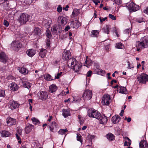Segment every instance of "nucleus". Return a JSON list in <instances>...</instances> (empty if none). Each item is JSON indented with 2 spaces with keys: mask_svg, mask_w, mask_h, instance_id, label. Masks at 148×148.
I'll list each match as a JSON object with an SVG mask.
<instances>
[{
  "mask_svg": "<svg viewBox=\"0 0 148 148\" xmlns=\"http://www.w3.org/2000/svg\"><path fill=\"white\" fill-rule=\"evenodd\" d=\"M19 106V104L13 100H10L9 102V107L12 110L17 108Z\"/></svg>",
  "mask_w": 148,
  "mask_h": 148,
  "instance_id": "nucleus-10",
  "label": "nucleus"
},
{
  "mask_svg": "<svg viewBox=\"0 0 148 148\" xmlns=\"http://www.w3.org/2000/svg\"><path fill=\"white\" fill-rule=\"evenodd\" d=\"M8 57L3 52L0 53V60L4 63H5L7 60Z\"/></svg>",
  "mask_w": 148,
  "mask_h": 148,
  "instance_id": "nucleus-15",
  "label": "nucleus"
},
{
  "mask_svg": "<svg viewBox=\"0 0 148 148\" xmlns=\"http://www.w3.org/2000/svg\"><path fill=\"white\" fill-rule=\"evenodd\" d=\"M22 131V130L21 129H20L19 128H18V127L17 128V131L18 134L20 135H21Z\"/></svg>",
  "mask_w": 148,
  "mask_h": 148,
  "instance_id": "nucleus-50",
  "label": "nucleus"
},
{
  "mask_svg": "<svg viewBox=\"0 0 148 148\" xmlns=\"http://www.w3.org/2000/svg\"><path fill=\"white\" fill-rule=\"evenodd\" d=\"M110 96L107 94L104 95L102 98V103L104 105H108L110 101Z\"/></svg>",
  "mask_w": 148,
  "mask_h": 148,
  "instance_id": "nucleus-9",
  "label": "nucleus"
},
{
  "mask_svg": "<svg viewBox=\"0 0 148 148\" xmlns=\"http://www.w3.org/2000/svg\"><path fill=\"white\" fill-rule=\"evenodd\" d=\"M71 114L70 111L68 109H64L62 110V115L65 118H66Z\"/></svg>",
  "mask_w": 148,
  "mask_h": 148,
  "instance_id": "nucleus-21",
  "label": "nucleus"
},
{
  "mask_svg": "<svg viewBox=\"0 0 148 148\" xmlns=\"http://www.w3.org/2000/svg\"><path fill=\"white\" fill-rule=\"evenodd\" d=\"M62 7L60 5H58L57 8V11L58 12H60L62 11Z\"/></svg>",
  "mask_w": 148,
  "mask_h": 148,
  "instance_id": "nucleus-48",
  "label": "nucleus"
},
{
  "mask_svg": "<svg viewBox=\"0 0 148 148\" xmlns=\"http://www.w3.org/2000/svg\"><path fill=\"white\" fill-rule=\"evenodd\" d=\"M23 87L29 89L31 87L30 84L29 82H25L23 84Z\"/></svg>",
  "mask_w": 148,
  "mask_h": 148,
  "instance_id": "nucleus-37",
  "label": "nucleus"
},
{
  "mask_svg": "<svg viewBox=\"0 0 148 148\" xmlns=\"http://www.w3.org/2000/svg\"><path fill=\"white\" fill-rule=\"evenodd\" d=\"M124 34H126V35H128V36H129V35L130 32V30L129 28L126 29L124 31Z\"/></svg>",
  "mask_w": 148,
  "mask_h": 148,
  "instance_id": "nucleus-45",
  "label": "nucleus"
},
{
  "mask_svg": "<svg viewBox=\"0 0 148 148\" xmlns=\"http://www.w3.org/2000/svg\"><path fill=\"white\" fill-rule=\"evenodd\" d=\"M59 62V61L58 60H56L53 62L52 64L55 65H56Z\"/></svg>",
  "mask_w": 148,
  "mask_h": 148,
  "instance_id": "nucleus-61",
  "label": "nucleus"
},
{
  "mask_svg": "<svg viewBox=\"0 0 148 148\" xmlns=\"http://www.w3.org/2000/svg\"><path fill=\"white\" fill-rule=\"evenodd\" d=\"M117 81L116 80L113 79L111 82V84H113V83L114 82L115 83H116Z\"/></svg>",
  "mask_w": 148,
  "mask_h": 148,
  "instance_id": "nucleus-64",
  "label": "nucleus"
},
{
  "mask_svg": "<svg viewBox=\"0 0 148 148\" xmlns=\"http://www.w3.org/2000/svg\"><path fill=\"white\" fill-rule=\"evenodd\" d=\"M104 32L107 34H108L109 32V28L108 27H106L103 29Z\"/></svg>",
  "mask_w": 148,
  "mask_h": 148,
  "instance_id": "nucleus-46",
  "label": "nucleus"
},
{
  "mask_svg": "<svg viewBox=\"0 0 148 148\" xmlns=\"http://www.w3.org/2000/svg\"><path fill=\"white\" fill-rule=\"evenodd\" d=\"M36 51L32 49L27 50V55L30 57H32L36 53Z\"/></svg>",
  "mask_w": 148,
  "mask_h": 148,
  "instance_id": "nucleus-23",
  "label": "nucleus"
},
{
  "mask_svg": "<svg viewBox=\"0 0 148 148\" xmlns=\"http://www.w3.org/2000/svg\"><path fill=\"white\" fill-rule=\"evenodd\" d=\"M29 16L27 14L22 13L20 16L18 20L21 25H23L29 20Z\"/></svg>",
  "mask_w": 148,
  "mask_h": 148,
  "instance_id": "nucleus-4",
  "label": "nucleus"
},
{
  "mask_svg": "<svg viewBox=\"0 0 148 148\" xmlns=\"http://www.w3.org/2000/svg\"><path fill=\"white\" fill-rule=\"evenodd\" d=\"M7 123L9 124L10 125H14L16 123V121L15 119L9 116L6 119Z\"/></svg>",
  "mask_w": 148,
  "mask_h": 148,
  "instance_id": "nucleus-16",
  "label": "nucleus"
},
{
  "mask_svg": "<svg viewBox=\"0 0 148 148\" xmlns=\"http://www.w3.org/2000/svg\"><path fill=\"white\" fill-rule=\"evenodd\" d=\"M116 4H121L122 3L121 0H114Z\"/></svg>",
  "mask_w": 148,
  "mask_h": 148,
  "instance_id": "nucleus-54",
  "label": "nucleus"
},
{
  "mask_svg": "<svg viewBox=\"0 0 148 148\" xmlns=\"http://www.w3.org/2000/svg\"><path fill=\"white\" fill-rule=\"evenodd\" d=\"M57 125V124L55 122H52L50 125L49 126L50 131L53 132V129L56 127Z\"/></svg>",
  "mask_w": 148,
  "mask_h": 148,
  "instance_id": "nucleus-30",
  "label": "nucleus"
},
{
  "mask_svg": "<svg viewBox=\"0 0 148 148\" xmlns=\"http://www.w3.org/2000/svg\"><path fill=\"white\" fill-rule=\"evenodd\" d=\"M3 24L6 27H8L9 25L8 22L5 20L4 21Z\"/></svg>",
  "mask_w": 148,
  "mask_h": 148,
  "instance_id": "nucleus-49",
  "label": "nucleus"
},
{
  "mask_svg": "<svg viewBox=\"0 0 148 148\" xmlns=\"http://www.w3.org/2000/svg\"><path fill=\"white\" fill-rule=\"evenodd\" d=\"M116 47L118 49H122L123 48V46L121 43L119 42L116 44Z\"/></svg>",
  "mask_w": 148,
  "mask_h": 148,
  "instance_id": "nucleus-38",
  "label": "nucleus"
},
{
  "mask_svg": "<svg viewBox=\"0 0 148 148\" xmlns=\"http://www.w3.org/2000/svg\"><path fill=\"white\" fill-rule=\"evenodd\" d=\"M140 148H148V145L147 142L145 140L141 141L139 143Z\"/></svg>",
  "mask_w": 148,
  "mask_h": 148,
  "instance_id": "nucleus-20",
  "label": "nucleus"
},
{
  "mask_svg": "<svg viewBox=\"0 0 148 148\" xmlns=\"http://www.w3.org/2000/svg\"><path fill=\"white\" fill-rule=\"evenodd\" d=\"M26 3L28 4H30L32 2V0H26Z\"/></svg>",
  "mask_w": 148,
  "mask_h": 148,
  "instance_id": "nucleus-56",
  "label": "nucleus"
},
{
  "mask_svg": "<svg viewBox=\"0 0 148 148\" xmlns=\"http://www.w3.org/2000/svg\"><path fill=\"white\" fill-rule=\"evenodd\" d=\"M46 34L47 37L49 38H50L51 37V32L48 29H47L46 31Z\"/></svg>",
  "mask_w": 148,
  "mask_h": 148,
  "instance_id": "nucleus-39",
  "label": "nucleus"
},
{
  "mask_svg": "<svg viewBox=\"0 0 148 148\" xmlns=\"http://www.w3.org/2000/svg\"><path fill=\"white\" fill-rule=\"evenodd\" d=\"M92 74V72L91 71H88L87 74V76L88 77H89Z\"/></svg>",
  "mask_w": 148,
  "mask_h": 148,
  "instance_id": "nucleus-53",
  "label": "nucleus"
},
{
  "mask_svg": "<svg viewBox=\"0 0 148 148\" xmlns=\"http://www.w3.org/2000/svg\"><path fill=\"white\" fill-rule=\"evenodd\" d=\"M62 72H60V73H58L57 74V76H55V79H58L59 78L60 76L62 74Z\"/></svg>",
  "mask_w": 148,
  "mask_h": 148,
  "instance_id": "nucleus-52",
  "label": "nucleus"
},
{
  "mask_svg": "<svg viewBox=\"0 0 148 148\" xmlns=\"http://www.w3.org/2000/svg\"><path fill=\"white\" fill-rule=\"evenodd\" d=\"M80 25V23L77 19H75L71 22V26L73 28H78Z\"/></svg>",
  "mask_w": 148,
  "mask_h": 148,
  "instance_id": "nucleus-17",
  "label": "nucleus"
},
{
  "mask_svg": "<svg viewBox=\"0 0 148 148\" xmlns=\"http://www.w3.org/2000/svg\"><path fill=\"white\" fill-rule=\"evenodd\" d=\"M70 52L69 51H64L63 53L62 58L64 60H67V62L68 60L71 58Z\"/></svg>",
  "mask_w": 148,
  "mask_h": 148,
  "instance_id": "nucleus-13",
  "label": "nucleus"
},
{
  "mask_svg": "<svg viewBox=\"0 0 148 148\" xmlns=\"http://www.w3.org/2000/svg\"><path fill=\"white\" fill-rule=\"evenodd\" d=\"M52 33L54 34H59L62 31V28L61 25H58L54 27L51 29Z\"/></svg>",
  "mask_w": 148,
  "mask_h": 148,
  "instance_id": "nucleus-11",
  "label": "nucleus"
},
{
  "mask_svg": "<svg viewBox=\"0 0 148 148\" xmlns=\"http://www.w3.org/2000/svg\"><path fill=\"white\" fill-rule=\"evenodd\" d=\"M20 72L25 75L28 73V71L26 68L23 67L21 68Z\"/></svg>",
  "mask_w": 148,
  "mask_h": 148,
  "instance_id": "nucleus-34",
  "label": "nucleus"
},
{
  "mask_svg": "<svg viewBox=\"0 0 148 148\" xmlns=\"http://www.w3.org/2000/svg\"><path fill=\"white\" fill-rule=\"evenodd\" d=\"M120 120V118L118 115H115L113 116L112 118V122L114 123H118Z\"/></svg>",
  "mask_w": 148,
  "mask_h": 148,
  "instance_id": "nucleus-19",
  "label": "nucleus"
},
{
  "mask_svg": "<svg viewBox=\"0 0 148 148\" xmlns=\"http://www.w3.org/2000/svg\"><path fill=\"white\" fill-rule=\"evenodd\" d=\"M33 33L36 35H39L41 34V31L40 29L37 27L34 29Z\"/></svg>",
  "mask_w": 148,
  "mask_h": 148,
  "instance_id": "nucleus-27",
  "label": "nucleus"
},
{
  "mask_svg": "<svg viewBox=\"0 0 148 148\" xmlns=\"http://www.w3.org/2000/svg\"><path fill=\"white\" fill-rule=\"evenodd\" d=\"M70 29V27L69 25L67 26L64 29L65 31L66 32Z\"/></svg>",
  "mask_w": 148,
  "mask_h": 148,
  "instance_id": "nucleus-57",
  "label": "nucleus"
},
{
  "mask_svg": "<svg viewBox=\"0 0 148 148\" xmlns=\"http://www.w3.org/2000/svg\"><path fill=\"white\" fill-rule=\"evenodd\" d=\"M67 65L69 68H72L73 70L76 72L80 71L82 66L81 63L77 61L74 58L69 60L67 62Z\"/></svg>",
  "mask_w": 148,
  "mask_h": 148,
  "instance_id": "nucleus-2",
  "label": "nucleus"
},
{
  "mask_svg": "<svg viewBox=\"0 0 148 148\" xmlns=\"http://www.w3.org/2000/svg\"><path fill=\"white\" fill-rule=\"evenodd\" d=\"M92 92L89 90H86L82 95V97L84 100H89L92 98Z\"/></svg>",
  "mask_w": 148,
  "mask_h": 148,
  "instance_id": "nucleus-6",
  "label": "nucleus"
},
{
  "mask_svg": "<svg viewBox=\"0 0 148 148\" xmlns=\"http://www.w3.org/2000/svg\"><path fill=\"white\" fill-rule=\"evenodd\" d=\"M104 72V71L102 69H99L98 70L97 73L100 75H102Z\"/></svg>",
  "mask_w": 148,
  "mask_h": 148,
  "instance_id": "nucleus-55",
  "label": "nucleus"
},
{
  "mask_svg": "<svg viewBox=\"0 0 148 148\" xmlns=\"http://www.w3.org/2000/svg\"><path fill=\"white\" fill-rule=\"evenodd\" d=\"M91 36L92 37H96L99 34V32L96 30H93L92 32Z\"/></svg>",
  "mask_w": 148,
  "mask_h": 148,
  "instance_id": "nucleus-33",
  "label": "nucleus"
},
{
  "mask_svg": "<svg viewBox=\"0 0 148 148\" xmlns=\"http://www.w3.org/2000/svg\"><path fill=\"white\" fill-rule=\"evenodd\" d=\"M16 137V138L18 140V142L19 144H21V139L18 136V135L17 134H15Z\"/></svg>",
  "mask_w": 148,
  "mask_h": 148,
  "instance_id": "nucleus-44",
  "label": "nucleus"
},
{
  "mask_svg": "<svg viewBox=\"0 0 148 148\" xmlns=\"http://www.w3.org/2000/svg\"><path fill=\"white\" fill-rule=\"evenodd\" d=\"M125 139L128 140V142L126 141L124 143V145L125 146H129L131 144V140L127 137H126Z\"/></svg>",
  "mask_w": 148,
  "mask_h": 148,
  "instance_id": "nucleus-32",
  "label": "nucleus"
},
{
  "mask_svg": "<svg viewBox=\"0 0 148 148\" xmlns=\"http://www.w3.org/2000/svg\"><path fill=\"white\" fill-rule=\"evenodd\" d=\"M127 63L128 65V66L127 67L128 69H130L131 68L133 67H132L130 65V63L129 61H127Z\"/></svg>",
  "mask_w": 148,
  "mask_h": 148,
  "instance_id": "nucleus-59",
  "label": "nucleus"
},
{
  "mask_svg": "<svg viewBox=\"0 0 148 148\" xmlns=\"http://www.w3.org/2000/svg\"><path fill=\"white\" fill-rule=\"evenodd\" d=\"M92 1L96 5H97L98 3H99L100 2V1L98 0H92Z\"/></svg>",
  "mask_w": 148,
  "mask_h": 148,
  "instance_id": "nucleus-58",
  "label": "nucleus"
},
{
  "mask_svg": "<svg viewBox=\"0 0 148 148\" xmlns=\"http://www.w3.org/2000/svg\"><path fill=\"white\" fill-rule=\"evenodd\" d=\"M45 79L47 80L51 81L53 79L51 77V75L49 74L45 75H44Z\"/></svg>",
  "mask_w": 148,
  "mask_h": 148,
  "instance_id": "nucleus-31",
  "label": "nucleus"
},
{
  "mask_svg": "<svg viewBox=\"0 0 148 148\" xmlns=\"http://www.w3.org/2000/svg\"><path fill=\"white\" fill-rule=\"evenodd\" d=\"M22 47V44L18 41H14L11 44V48L16 51H18V49L21 48Z\"/></svg>",
  "mask_w": 148,
  "mask_h": 148,
  "instance_id": "nucleus-7",
  "label": "nucleus"
},
{
  "mask_svg": "<svg viewBox=\"0 0 148 148\" xmlns=\"http://www.w3.org/2000/svg\"><path fill=\"white\" fill-rule=\"evenodd\" d=\"M46 44H47V46L48 47H49L50 46V40L49 39H47V42H46Z\"/></svg>",
  "mask_w": 148,
  "mask_h": 148,
  "instance_id": "nucleus-60",
  "label": "nucleus"
},
{
  "mask_svg": "<svg viewBox=\"0 0 148 148\" xmlns=\"http://www.w3.org/2000/svg\"><path fill=\"white\" fill-rule=\"evenodd\" d=\"M144 12L145 13L148 14V7H147L146 9L144 10Z\"/></svg>",
  "mask_w": 148,
  "mask_h": 148,
  "instance_id": "nucleus-62",
  "label": "nucleus"
},
{
  "mask_svg": "<svg viewBox=\"0 0 148 148\" xmlns=\"http://www.w3.org/2000/svg\"><path fill=\"white\" fill-rule=\"evenodd\" d=\"M39 98L42 100H46L48 97V94L45 91H41L38 93Z\"/></svg>",
  "mask_w": 148,
  "mask_h": 148,
  "instance_id": "nucleus-12",
  "label": "nucleus"
},
{
  "mask_svg": "<svg viewBox=\"0 0 148 148\" xmlns=\"http://www.w3.org/2000/svg\"><path fill=\"white\" fill-rule=\"evenodd\" d=\"M126 6L131 12H135L139 9V6L133 2H131L129 4L127 3Z\"/></svg>",
  "mask_w": 148,
  "mask_h": 148,
  "instance_id": "nucleus-8",
  "label": "nucleus"
},
{
  "mask_svg": "<svg viewBox=\"0 0 148 148\" xmlns=\"http://www.w3.org/2000/svg\"><path fill=\"white\" fill-rule=\"evenodd\" d=\"M107 17H105L104 18H102L101 17H100L99 18V20L101 23H102L103 21H105L107 19Z\"/></svg>",
  "mask_w": 148,
  "mask_h": 148,
  "instance_id": "nucleus-51",
  "label": "nucleus"
},
{
  "mask_svg": "<svg viewBox=\"0 0 148 148\" xmlns=\"http://www.w3.org/2000/svg\"><path fill=\"white\" fill-rule=\"evenodd\" d=\"M58 22L62 25H64L67 23V20L65 17L60 16L58 17Z\"/></svg>",
  "mask_w": 148,
  "mask_h": 148,
  "instance_id": "nucleus-14",
  "label": "nucleus"
},
{
  "mask_svg": "<svg viewBox=\"0 0 148 148\" xmlns=\"http://www.w3.org/2000/svg\"><path fill=\"white\" fill-rule=\"evenodd\" d=\"M47 50L45 49H41L39 53V56L41 58H44L46 55Z\"/></svg>",
  "mask_w": 148,
  "mask_h": 148,
  "instance_id": "nucleus-26",
  "label": "nucleus"
},
{
  "mask_svg": "<svg viewBox=\"0 0 148 148\" xmlns=\"http://www.w3.org/2000/svg\"><path fill=\"white\" fill-rule=\"evenodd\" d=\"M57 87L54 84H52L50 86L49 88V90L51 92H55L57 90Z\"/></svg>",
  "mask_w": 148,
  "mask_h": 148,
  "instance_id": "nucleus-24",
  "label": "nucleus"
},
{
  "mask_svg": "<svg viewBox=\"0 0 148 148\" xmlns=\"http://www.w3.org/2000/svg\"><path fill=\"white\" fill-rule=\"evenodd\" d=\"M137 80L140 83L145 84L148 81V75L145 74H142L137 77Z\"/></svg>",
  "mask_w": 148,
  "mask_h": 148,
  "instance_id": "nucleus-5",
  "label": "nucleus"
},
{
  "mask_svg": "<svg viewBox=\"0 0 148 148\" xmlns=\"http://www.w3.org/2000/svg\"><path fill=\"white\" fill-rule=\"evenodd\" d=\"M68 132L67 129L66 128L65 129H60L58 132V133L61 135H63L66 132Z\"/></svg>",
  "mask_w": 148,
  "mask_h": 148,
  "instance_id": "nucleus-35",
  "label": "nucleus"
},
{
  "mask_svg": "<svg viewBox=\"0 0 148 148\" xmlns=\"http://www.w3.org/2000/svg\"><path fill=\"white\" fill-rule=\"evenodd\" d=\"M18 87L17 84L14 83H12L10 86V87L9 89L12 91H16L18 90Z\"/></svg>",
  "mask_w": 148,
  "mask_h": 148,
  "instance_id": "nucleus-22",
  "label": "nucleus"
},
{
  "mask_svg": "<svg viewBox=\"0 0 148 148\" xmlns=\"http://www.w3.org/2000/svg\"><path fill=\"white\" fill-rule=\"evenodd\" d=\"M106 138L109 140L112 141L114 139V136L112 133L107 134L106 135Z\"/></svg>",
  "mask_w": 148,
  "mask_h": 148,
  "instance_id": "nucleus-25",
  "label": "nucleus"
},
{
  "mask_svg": "<svg viewBox=\"0 0 148 148\" xmlns=\"http://www.w3.org/2000/svg\"><path fill=\"white\" fill-rule=\"evenodd\" d=\"M82 137L80 134H77V140L78 141L80 142L81 143L82 142V140L81 139Z\"/></svg>",
  "mask_w": 148,
  "mask_h": 148,
  "instance_id": "nucleus-40",
  "label": "nucleus"
},
{
  "mask_svg": "<svg viewBox=\"0 0 148 148\" xmlns=\"http://www.w3.org/2000/svg\"><path fill=\"white\" fill-rule=\"evenodd\" d=\"M45 26L47 29L49 28L50 26V22L48 21H46V23L45 24Z\"/></svg>",
  "mask_w": 148,
  "mask_h": 148,
  "instance_id": "nucleus-41",
  "label": "nucleus"
},
{
  "mask_svg": "<svg viewBox=\"0 0 148 148\" xmlns=\"http://www.w3.org/2000/svg\"><path fill=\"white\" fill-rule=\"evenodd\" d=\"M120 91L119 92L123 94H126L127 93V89L125 87L120 86H119Z\"/></svg>",
  "mask_w": 148,
  "mask_h": 148,
  "instance_id": "nucleus-28",
  "label": "nucleus"
},
{
  "mask_svg": "<svg viewBox=\"0 0 148 148\" xmlns=\"http://www.w3.org/2000/svg\"><path fill=\"white\" fill-rule=\"evenodd\" d=\"M33 128L32 125L29 123H27L25 128V131L26 134L29 133Z\"/></svg>",
  "mask_w": 148,
  "mask_h": 148,
  "instance_id": "nucleus-18",
  "label": "nucleus"
},
{
  "mask_svg": "<svg viewBox=\"0 0 148 148\" xmlns=\"http://www.w3.org/2000/svg\"><path fill=\"white\" fill-rule=\"evenodd\" d=\"M141 41L136 42V46L143 48L148 47V37L145 36L142 38Z\"/></svg>",
  "mask_w": 148,
  "mask_h": 148,
  "instance_id": "nucleus-3",
  "label": "nucleus"
},
{
  "mask_svg": "<svg viewBox=\"0 0 148 148\" xmlns=\"http://www.w3.org/2000/svg\"><path fill=\"white\" fill-rule=\"evenodd\" d=\"M5 95V91L3 90H0V96L4 97Z\"/></svg>",
  "mask_w": 148,
  "mask_h": 148,
  "instance_id": "nucleus-43",
  "label": "nucleus"
},
{
  "mask_svg": "<svg viewBox=\"0 0 148 148\" xmlns=\"http://www.w3.org/2000/svg\"><path fill=\"white\" fill-rule=\"evenodd\" d=\"M69 6L68 5H66L65 8H63V9L66 11H67L68 10L67 9L69 8Z\"/></svg>",
  "mask_w": 148,
  "mask_h": 148,
  "instance_id": "nucleus-63",
  "label": "nucleus"
},
{
  "mask_svg": "<svg viewBox=\"0 0 148 148\" xmlns=\"http://www.w3.org/2000/svg\"><path fill=\"white\" fill-rule=\"evenodd\" d=\"M109 17L112 20H115L116 19V18L115 16H114V15L109 14Z\"/></svg>",
  "mask_w": 148,
  "mask_h": 148,
  "instance_id": "nucleus-47",
  "label": "nucleus"
},
{
  "mask_svg": "<svg viewBox=\"0 0 148 148\" xmlns=\"http://www.w3.org/2000/svg\"><path fill=\"white\" fill-rule=\"evenodd\" d=\"M136 21L139 23H140L142 22H144L143 18L142 17L139 18H137L136 20Z\"/></svg>",
  "mask_w": 148,
  "mask_h": 148,
  "instance_id": "nucleus-42",
  "label": "nucleus"
},
{
  "mask_svg": "<svg viewBox=\"0 0 148 148\" xmlns=\"http://www.w3.org/2000/svg\"><path fill=\"white\" fill-rule=\"evenodd\" d=\"M31 120L33 123L34 124H39L40 123V122L37 119L34 117L32 118Z\"/></svg>",
  "mask_w": 148,
  "mask_h": 148,
  "instance_id": "nucleus-36",
  "label": "nucleus"
},
{
  "mask_svg": "<svg viewBox=\"0 0 148 148\" xmlns=\"http://www.w3.org/2000/svg\"><path fill=\"white\" fill-rule=\"evenodd\" d=\"M1 136L3 137H6L10 135V133L8 131L5 130L2 131L1 132Z\"/></svg>",
  "mask_w": 148,
  "mask_h": 148,
  "instance_id": "nucleus-29",
  "label": "nucleus"
},
{
  "mask_svg": "<svg viewBox=\"0 0 148 148\" xmlns=\"http://www.w3.org/2000/svg\"><path fill=\"white\" fill-rule=\"evenodd\" d=\"M88 115L91 117L94 118L99 120L100 124H105L107 123L108 119L104 115H101L98 111L95 110H89Z\"/></svg>",
  "mask_w": 148,
  "mask_h": 148,
  "instance_id": "nucleus-1",
  "label": "nucleus"
}]
</instances>
